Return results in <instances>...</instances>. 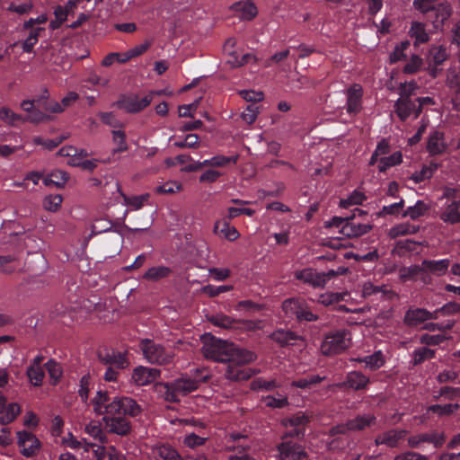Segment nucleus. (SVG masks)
Listing matches in <instances>:
<instances>
[{
  "instance_id": "f257e3e1",
  "label": "nucleus",
  "mask_w": 460,
  "mask_h": 460,
  "mask_svg": "<svg viewBox=\"0 0 460 460\" xmlns=\"http://www.w3.org/2000/svg\"><path fill=\"white\" fill-rule=\"evenodd\" d=\"M201 341V351L206 358L217 362L229 361L232 342L217 339L209 333L204 334Z\"/></svg>"
},
{
  "instance_id": "f03ea898",
  "label": "nucleus",
  "mask_w": 460,
  "mask_h": 460,
  "mask_svg": "<svg viewBox=\"0 0 460 460\" xmlns=\"http://www.w3.org/2000/svg\"><path fill=\"white\" fill-rule=\"evenodd\" d=\"M351 345V336L348 330L341 329L331 332L324 336L321 344V352L324 356L342 353Z\"/></svg>"
},
{
  "instance_id": "7ed1b4c3",
  "label": "nucleus",
  "mask_w": 460,
  "mask_h": 460,
  "mask_svg": "<svg viewBox=\"0 0 460 460\" xmlns=\"http://www.w3.org/2000/svg\"><path fill=\"white\" fill-rule=\"evenodd\" d=\"M164 389V399L170 402H177L181 396H186L199 387V382L190 377H181L172 383H157Z\"/></svg>"
},
{
  "instance_id": "20e7f679",
  "label": "nucleus",
  "mask_w": 460,
  "mask_h": 460,
  "mask_svg": "<svg viewBox=\"0 0 460 460\" xmlns=\"http://www.w3.org/2000/svg\"><path fill=\"white\" fill-rule=\"evenodd\" d=\"M140 349L144 358L151 364L167 365L172 362L174 353L166 349L162 344L155 343L149 339L140 341Z\"/></svg>"
},
{
  "instance_id": "39448f33",
  "label": "nucleus",
  "mask_w": 460,
  "mask_h": 460,
  "mask_svg": "<svg viewBox=\"0 0 460 460\" xmlns=\"http://www.w3.org/2000/svg\"><path fill=\"white\" fill-rule=\"evenodd\" d=\"M155 94H160V92H150L143 97L137 94L124 95L116 105L128 113H137L151 104Z\"/></svg>"
},
{
  "instance_id": "423d86ee",
  "label": "nucleus",
  "mask_w": 460,
  "mask_h": 460,
  "mask_svg": "<svg viewBox=\"0 0 460 460\" xmlns=\"http://www.w3.org/2000/svg\"><path fill=\"white\" fill-rule=\"evenodd\" d=\"M17 439L22 456L31 457L40 452V442L32 433L25 430L19 431L17 433Z\"/></svg>"
},
{
  "instance_id": "0eeeda50",
  "label": "nucleus",
  "mask_w": 460,
  "mask_h": 460,
  "mask_svg": "<svg viewBox=\"0 0 460 460\" xmlns=\"http://www.w3.org/2000/svg\"><path fill=\"white\" fill-rule=\"evenodd\" d=\"M408 431L402 429H390L378 434L374 440L376 447L385 446L390 448H396L405 438Z\"/></svg>"
},
{
  "instance_id": "6e6552de",
  "label": "nucleus",
  "mask_w": 460,
  "mask_h": 460,
  "mask_svg": "<svg viewBox=\"0 0 460 460\" xmlns=\"http://www.w3.org/2000/svg\"><path fill=\"white\" fill-rule=\"evenodd\" d=\"M395 112L402 121L411 116L418 118L420 114V106H418L416 100H411L409 95H403L397 100L394 105Z\"/></svg>"
},
{
  "instance_id": "1a4fd4ad",
  "label": "nucleus",
  "mask_w": 460,
  "mask_h": 460,
  "mask_svg": "<svg viewBox=\"0 0 460 460\" xmlns=\"http://www.w3.org/2000/svg\"><path fill=\"white\" fill-rule=\"evenodd\" d=\"M161 376L157 368L138 366L132 371L131 381L137 386H145L152 384Z\"/></svg>"
},
{
  "instance_id": "9d476101",
  "label": "nucleus",
  "mask_w": 460,
  "mask_h": 460,
  "mask_svg": "<svg viewBox=\"0 0 460 460\" xmlns=\"http://www.w3.org/2000/svg\"><path fill=\"white\" fill-rule=\"evenodd\" d=\"M115 415H128L136 417L140 414L142 409L137 402L129 397H115V403L111 408Z\"/></svg>"
},
{
  "instance_id": "9b49d317",
  "label": "nucleus",
  "mask_w": 460,
  "mask_h": 460,
  "mask_svg": "<svg viewBox=\"0 0 460 460\" xmlns=\"http://www.w3.org/2000/svg\"><path fill=\"white\" fill-rule=\"evenodd\" d=\"M279 460H304L307 457L302 446L291 441H283L278 447Z\"/></svg>"
},
{
  "instance_id": "f8f14e48",
  "label": "nucleus",
  "mask_w": 460,
  "mask_h": 460,
  "mask_svg": "<svg viewBox=\"0 0 460 460\" xmlns=\"http://www.w3.org/2000/svg\"><path fill=\"white\" fill-rule=\"evenodd\" d=\"M102 420L110 433L127 436L131 431L130 422L121 415L103 416Z\"/></svg>"
},
{
  "instance_id": "ddd939ff",
  "label": "nucleus",
  "mask_w": 460,
  "mask_h": 460,
  "mask_svg": "<svg viewBox=\"0 0 460 460\" xmlns=\"http://www.w3.org/2000/svg\"><path fill=\"white\" fill-rule=\"evenodd\" d=\"M115 403V398L111 401L110 396L106 391H98L92 400L93 411L98 415L113 416L115 412L111 411V408Z\"/></svg>"
},
{
  "instance_id": "4468645a",
  "label": "nucleus",
  "mask_w": 460,
  "mask_h": 460,
  "mask_svg": "<svg viewBox=\"0 0 460 460\" xmlns=\"http://www.w3.org/2000/svg\"><path fill=\"white\" fill-rule=\"evenodd\" d=\"M228 365L225 373L226 379L234 382L244 381L251 378L259 371L251 367H241L240 364L226 362Z\"/></svg>"
},
{
  "instance_id": "2eb2a0df",
  "label": "nucleus",
  "mask_w": 460,
  "mask_h": 460,
  "mask_svg": "<svg viewBox=\"0 0 460 460\" xmlns=\"http://www.w3.org/2000/svg\"><path fill=\"white\" fill-rule=\"evenodd\" d=\"M363 88L359 84H351L347 90V111L358 113L362 109Z\"/></svg>"
},
{
  "instance_id": "dca6fc26",
  "label": "nucleus",
  "mask_w": 460,
  "mask_h": 460,
  "mask_svg": "<svg viewBox=\"0 0 460 460\" xmlns=\"http://www.w3.org/2000/svg\"><path fill=\"white\" fill-rule=\"evenodd\" d=\"M355 217H346L345 224L341 226V228L339 230V233L347 238H354L358 237L364 234H367L372 229V225L369 224H360L352 222L351 219Z\"/></svg>"
},
{
  "instance_id": "f3484780",
  "label": "nucleus",
  "mask_w": 460,
  "mask_h": 460,
  "mask_svg": "<svg viewBox=\"0 0 460 460\" xmlns=\"http://www.w3.org/2000/svg\"><path fill=\"white\" fill-rule=\"evenodd\" d=\"M436 319V314L424 308H411L404 315L403 323L410 327L417 326L428 320Z\"/></svg>"
},
{
  "instance_id": "a211bd4d",
  "label": "nucleus",
  "mask_w": 460,
  "mask_h": 460,
  "mask_svg": "<svg viewBox=\"0 0 460 460\" xmlns=\"http://www.w3.org/2000/svg\"><path fill=\"white\" fill-rule=\"evenodd\" d=\"M269 337L282 348L296 345L297 341H303V338L296 332L286 329H278L271 332Z\"/></svg>"
},
{
  "instance_id": "6ab92c4d",
  "label": "nucleus",
  "mask_w": 460,
  "mask_h": 460,
  "mask_svg": "<svg viewBox=\"0 0 460 460\" xmlns=\"http://www.w3.org/2000/svg\"><path fill=\"white\" fill-rule=\"evenodd\" d=\"M229 9L241 20L250 21L258 14V8L253 2H234Z\"/></svg>"
},
{
  "instance_id": "aec40b11",
  "label": "nucleus",
  "mask_w": 460,
  "mask_h": 460,
  "mask_svg": "<svg viewBox=\"0 0 460 460\" xmlns=\"http://www.w3.org/2000/svg\"><path fill=\"white\" fill-rule=\"evenodd\" d=\"M295 278L313 288H324V276L312 268L304 269L295 272Z\"/></svg>"
},
{
  "instance_id": "412c9836",
  "label": "nucleus",
  "mask_w": 460,
  "mask_h": 460,
  "mask_svg": "<svg viewBox=\"0 0 460 460\" xmlns=\"http://www.w3.org/2000/svg\"><path fill=\"white\" fill-rule=\"evenodd\" d=\"M369 378L359 371H352L347 375L346 380L338 384V387H349L353 390H362L367 387Z\"/></svg>"
},
{
  "instance_id": "4be33fe9",
  "label": "nucleus",
  "mask_w": 460,
  "mask_h": 460,
  "mask_svg": "<svg viewBox=\"0 0 460 460\" xmlns=\"http://www.w3.org/2000/svg\"><path fill=\"white\" fill-rule=\"evenodd\" d=\"M98 358L102 364L115 366L117 368L120 369H124L129 365L126 355L120 352H99Z\"/></svg>"
},
{
  "instance_id": "5701e85b",
  "label": "nucleus",
  "mask_w": 460,
  "mask_h": 460,
  "mask_svg": "<svg viewBox=\"0 0 460 460\" xmlns=\"http://www.w3.org/2000/svg\"><path fill=\"white\" fill-rule=\"evenodd\" d=\"M21 108L27 113L26 117L23 119L24 121L40 123L49 118L46 113L36 108L35 101L24 100L21 103Z\"/></svg>"
},
{
  "instance_id": "b1692460",
  "label": "nucleus",
  "mask_w": 460,
  "mask_h": 460,
  "mask_svg": "<svg viewBox=\"0 0 460 460\" xmlns=\"http://www.w3.org/2000/svg\"><path fill=\"white\" fill-rule=\"evenodd\" d=\"M421 266L423 272L440 277L447 272L450 261L448 259L439 261L424 260L421 262Z\"/></svg>"
},
{
  "instance_id": "393cba45",
  "label": "nucleus",
  "mask_w": 460,
  "mask_h": 460,
  "mask_svg": "<svg viewBox=\"0 0 460 460\" xmlns=\"http://www.w3.org/2000/svg\"><path fill=\"white\" fill-rule=\"evenodd\" d=\"M257 355L253 351L245 349H240L237 348L234 343L232 344L228 362L244 365L255 361Z\"/></svg>"
},
{
  "instance_id": "a878e982",
  "label": "nucleus",
  "mask_w": 460,
  "mask_h": 460,
  "mask_svg": "<svg viewBox=\"0 0 460 460\" xmlns=\"http://www.w3.org/2000/svg\"><path fill=\"white\" fill-rule=\"evenodd\" d=\"M351 431H363L375 426L377 422L376 417L373 413L357 415L349 420Z\"/></svg>"
},
{
  "instance_id": "bb28decb",
  "label": "nucleus",
  "mask_w": 460,
  "mask_h": 460,
  "mask_svg": "<svg viewBox=\"0 0 460 460\" xmlns=\"http://www.w3.org/2000/svg\"><path fill=\"white\" fill-rule=\"evenodd\" d=\"M424 13L427 14L428 18L433 22H443L451 14V9L447 2L439 3L435 5L433 9H422Z\"/></svg>"
},
{
  "instance_id": "cd10ccee",
  "label": "nucleus",
  "mask_w": 460,
  "mask_h": 460,
  "mask_svg": "<svg viewBox=\"0 0 460 460\" xmlns=\"http://www.w3.org/2000/svg\"><path fill=\"white\" fill-rule=\"evenodd\" d=\"M213 232L220 233L226 239L234 241L239 238L240 234L237 229L229 224L226 218L215 222Z\"/></svg>"
},
{
  "instance_id": "c85d7f7f",
  "label": "nucleus",
  "mask_w": 460,
  "mask_h": 460,
  "mask_svg": "<svg viewBox=\"0 0 460 460\" xmlns=\"http://www.w3.org/2000/svg\"><path fill=\"white\" fill-rule=\"evenodd\" d=\"M117 189L120 197L123 199L124 205L128 206L132 210H138L142 208L150 199L149 193L128 197L121 190L119 184L117 185Z\"/></svg>"
},
{
  "instance_id": "c756f323",
  "label": "nucleus",
  "mask_w": 460,
  "mask_h": 460,
  "mask_svg": "<svg viewBox=\"0 0 460 460\" xmlns=\"http://www.w3.org/2000/svg\"><path fill=\"white\" fill-rule=\"evenodd\" d=\"M447 145L444 139V134L441 132H435L429 136L427 143V150L430 155H436L446 152Z\"/></svg>"
},
{
  "instance_id": "7c9ffc66",
  "label": "nucleus",
  "mask_w": 460,
  "mask_h": 460,
  "mask_svg": "<svg viewBox=\"0 0 460 460\" xmlns=\"http://www.w3.org/2000/svg\"><path fill=\"white\" fill-rule=\"evenodd\" d=\"M236 40L234 38H230L226 40L224 49L228 56L227 64L232 68H237L242 66L241 57L238 51L235 49Z\"/></svg>"
},
{
  "instance_id": "2f4dec72",
  "label": "nucleus",
  "mask_w": 460,
  "mask_h": 460,
  "mask_svg": "<svg viewBox=\"0 0 460 460\" xmlns=\"http://www.w3.org/2000/svg\"><path fill=\"white\" fill-rule=\"evenodd\" d=\"M440 219L445 223L456 224L460 222V201H453L447 206L440 215Z\"/></svg>"
},
{
  "instance_id": "473e14b6",
  "label": "nucleus",
  "mask_w": 460,
  "mask_h": 460,
  "mask_svg": "<svg viewBox=\"0 0 460 460\" xmlns=\"http://www.w3.org/2000/svg\"><path fill=\"white\" fill-rule=\"evenodd\" d=\"M419 230V226L411 225L410 223H401L389 229L388 236L391 239H395L400 236L414 234Z\"/></svg>"
},
{
  "instance_id": "72a5a7b5",
  "label": "nucleus",
  "mask_w": 460,
  "mask_h": 460,
  "mask_svg": "<svg viewBox=\"0 0 460 460\" xmlns=\"http://www.w3.org/2000/svg\"><path fill=\"white\" fill-rule=\"evenodd\" d=\"M84 432L101 444L107 442V437L103 432L102 423L99 420H93L84 428Z\"/></svg>"
},
{
  "instance_id": "f704fd0d",
  "label": "nucleus",
  "mask_w": 460,
  "mask_h": 460,
  "mask_svg": "<svg viewBox=\"0 0 460 460\" xmlns=\"http://www.w3.org/2000/svg\"><path fill=\"white\" fill-rule=\"evenodd\" d=\"M208 321L215 326L230 329V330H237L238 326V319H234L226 314H217L208 318Z\"/></svg>"
},
{
  "instance_id": "c9c22d12",
  "label": "nucleus",
  "mask_w": 460,
  "mask_h": 460,
  "mask_svg": "<svg viewBox=\"0 0 460 460\" xmlns=\"http://www.w3.org/2000/svg\"><path fill=\"white\" fill-rule=\"evenodd\" d=\"M421 243L412 241L411 239L398 241L392 252L399 256H405L409 252H417Z\"/></svg>"
},
{
  "instance_id": "e433bc0d",
  "label": "nucleus",
  "mask_w": 460,
  "mask_h": 460,
  "mask_svg": "<svg viewBox=\"0 0 460 460\" xmlns=\"http://www.w3.org/2000/svg\"><path fill=\"white\" fill-rule=\"evenodd\" d=\"M69 180V175L66 172L56 170L50 172L45 179V185H54L58 188H64Z\"/></svg>"
},
{
  "instance_id": "4c0bfd02",
  "label": "nucleus",
  "mask_w": 460,
  "mask_h": 460,
  "mask_svg": "<svg viewBox=\"0 0 460 460\" xmlns=\"http://www.w3.org/2000/svg\"><path fill=\"white\" fill-rule=\"evenodd\" d=\"M58 154L60 156L69 158L68 160H75L77 162H84V159L89 155L84 149H77L72 146H65L61 147Z\"/></svg>"
},
{
  "instance_id": "58836bf2",
  "label": "nucleus",
  "mask_w": 460,
  "mask_h": 460,
  "mask_svg": "<svg viewBox=\"0 0 460 460\" xmlns=\"http://www.w3.org/2000/svg\"><path fill=\"white\" fill-rule=\"evenodd\" d=\"M172 273V270L166 266H156L148 269L143 278L149 281H158L162 279L167 278Z\"/></svg>"
},
{
  "instance_id": "ea45409f",
  "label": "nucleus",
  "mask_w": 460,
  "mask_h": 460,
  "mask_svg": "<svg viewBox=\"0 0 460 460\" xmlns=\"http://www.w3.org/2000/svg\"><path fill=\"white\" fill-rule=\"evenodd\" d=\"M310 421V417L303 412H298L290 418L282 420L281 423L285 428H302L305 430L306 424Z\"/></svg>"
},
{
  "instance_id": "a19ab883",
  "label": "nucleus",
  "mask_w": 460,
  "mask_h": 460,
  "mask_svg": "<svg viewBox=\"0 0 460 460\" xmlns=\"http://www.w3.org/2000/svg\"><path fill=\"white\" fill-rule=\"evenodd\" d=\"M358 362L365 363L366 367L371 370H376L384 366L385 360L380 350L376 351L374 354L355 359Z\"/></svg>"
},
{
  "instance_id": "79ce46f5",
  "label": "nucleus",
  "mask_w": 460,
  "mask_h": 460,
  "mask_svg": "<svg viewBox=\"0 0 460 460\" xmlns=\"http://www.w3.org/2000/svg\"><path fill=\"white\" fill-rule=\"evenodd\" d=\"M74 6L75 2H68L67 5L64 8L58 6L54 12L56 19L50 22L49 27L52 30L58 29L66 20L68 12L72 10Z\"/></svg>"
},
{
  "instance_id": "37998d69",
  "label": "nucleus",
  "mask_w": 460,
  "mask_h": 460,
  "mask_svg": "<svg viewBox=\"0 0 460 460\" xmlns=\"http://www.w3.org/2000/svg\"><path fill=\"white\" fill-rule=\"evenodd\" d=\"M155 460H180V455L170 446L161 445L154 449Z\"/></svg>"
},
{
  "instance_id": "c03bdc74",
  "label": "nucleus",
  "mask_w": 460,
  "mask_h": 460,
  "mask_svg": "<svg viewBox=\"0 0 460 460\" xmlns=\"http://www.w3.org/2000/svg\"><path fill=\"white\" fill-rule=\"evenodd\" d=\"M20 412L21 408L18 403H9L0 413V422L2 424H9L16 419Z\"/></svg>"
},
{
  "instance_id": "a18cd8bd",
  "label": "nucleus",
  "mask_w": 460,
  "mask_h": 460,
  "mask_svg": "<svg viewBox=\"0 0 460 460\" xmlns=\"http://www.w3.org/2000/svg\"><path fill=\"white\" fill-rule=\"evenodd\" d=\"M438 165L437 164H429V165H424L422 168L415 172L411 174V180H412L415 183H420L425 180L430 179L434 172L437 171Z\"/></svg>"
},
{
  "instance_id": "49530a36",
  "label": "nucleus",
  "mask_w": 460,
  "mask_h": 460,
  "mask_svg": "<svg viewBox=\"0 0 460 460\" xmlns=\"http://www.w3.org/2000/svg\"><path fill=\"white\" fill-rule=\"evenodd\" d=\"M402 161V155L400 151L394 152L389 156L379 159L378 171L385 172L388 168L400 164Z\"/></svg>"
},
{
  "instance_id": "de8ad7c7",
  "label": "nucleus",
  "mask_w": 460,
  "mask_h": 460,
  "mask_svg": "<svg viewBox=\"0 0 460 460\" xmlns=\"http://www.w3.org/2000/svg\"><path fill=\"white\" fill-rule=\"evenodd\" d=\"M409 33L415 40V44L425 43L429 40V35L426 32L425 27L420 22H412Z\"/></svg>"
},
{
  "instance_id": "09e8293b",
  "label": "nucleus",
  "mask_w": 460,
  "mask_h": 460,
  "mask_svg": "<svg viewBox=\"0 0 460 460\" xmlns=\"http://www.w3.org/2000/svg\"><path fill=\"white\" fill-rule=\"evenodd\" d=\"M240 331L255 332L264 328L262 320L260 319H238Z\"/></svg>"
},
{
  "instance_id": "8fccbe9b",
  "label": "nucleus",
  "mask_w": 460,
  "mask_h": 460,
  "mask_svg": "<svg viewBox=\"0 0 460 460\" xmlns=\"http://www.w3.org/2000/svg\"><path fill=\"white\" fill-rule=\"evenodd\" d=\"M447 49L443 46H433L429 52V60L434 65H441L447 58Z\"/></svg>"
},
{
  "instance_id": "3c124183",
  "label": "nucleus",
  "mask_w": 460,
  "mask_h": 460,
  "mask_svg": "<svg viewBox=\"0 0 460 460\" xmlns=\"http://www.w3.org/2000/svg\"><path fill=\"white\" fill-rule=\"evenodd\" d=\"M429 207L421 200L416 202L412 207H409L402 214L403 217H409L411 219H417L423 216Z\"/></svg>"
},
{
  "instance_id": "603ef678",
  "label": "nucleus",
  "mask_w": 460,
  "mask_h": 460,
  "mask_svg": "<svg viewBox=\"0 0 460 460\" xmlns=\"http://www.w3.org/2000/svg\"><path fill=\"white\" fill-rule=\"evenodd\" d=\"M348 296V292H326L324 294L320 295L318 298V302L325 306L331 305L332 304L338 303L340 301L344 300V298Z\"/></svg>"
},
{
  "instance_id": "864d4df0",
  "label": "nucleus",
  "mask_w": 460,
  "mask_h": 460,
  "mask_svg": "<svg viewBox=\"0 0 460 460\" xmlns=\"http://www.w3.org/2000/svg\"><path fill=\"white\" fill-rule=\"evenodd\" d=\"M0 119L4 123L14 126L18 122H24L23 118L7 107L0 108Z\"/></svg>"
},
{
  "instance_id": "5fc2aeb1",
  "label": "nucleus",
  "mask_w": 460,
  "mask_h": 460,
  "mask_svg": "<svg viewBox=\"0 0 460 460\" xmlns=\"http://www.w3.org/2000/svg\"><path fill=\"white\" fill-rule=\"evenodd\" d=\"M112 141L116 146L114 152H125L128 149L125 131L120 129L112 130Z\"/></svg>"
},
{
  "instance_id": "6e6d98bb",
  "label": "nucleus",
  "mask_w": 460,
  "mask_h": 460,
  "mask_svg": "<svg viewBox=\"0 0 460 460\" xmlns=\"http://www.w3.org/2000/svg\"><path fill=\"white\" fill-rule=\"evenodd\" d=\"M412 364L413 366H417L421 364L423 361L427 359L433 358L435 357V350L430 349L429 348L423 347L418 349H415L412 352Z\"/></svg>"
},
{
  "instance_id": "4d7b16f0",
  "label": "nucleus",
  "mask_w": 460,
  "mask_h": 460,
  "mask_svg": "<svg viewBox=\"0 0 460 460\" xmlns=\"http://www.w3.org/2000/svg\"><path fill=\"white\" fill-rule=\"evenodd\" d=\"M63 198L59 194L48 195L43 199V208L49 212H57L60 209Z\"/></svg>"
},
{
  "instance_id": "13d9d810",
  "label": "nucleus",
  "mask_w": 460,
  "mask_h": 460,
  "mask_svg": "<svg viewBox=\"0 0 460 460\" xmlns=\"http://www.w3.org/2000/svg\"><path fill=\"white\" fill-rule=\"evenodd\" d=\"M303 302L296 298L287 299L282 304V309L287 315L297 318Z\"/></svg>"
},
{
  "instance_id": "bf43d9fd",
  "label": "nucleus",
  "mask_w": 460,
  "mask_h": 460,
  "mask_svg": "<svg viewBox=\"0 0 460 460\" xmlns=\"http://www.w3.org/2000/svg\"><path fill=\"white\" fill-rule=\"evenodd\" d=\"M182 190V184L177 181H169L155 188L158 194H174Z\"/></svg>"
},
{
  "instance_id": "052dcab7",
  "label": "nucleus",
  "mask_w": 460,
  "mask_h": 460,
  "mask_svg": "<svg viewBox=\"0 0 460 460\" xmlns=\"http://www.w3.org/2000/svg\"><path fill=\"white\" fill-rule=\"evenodd\" d=\"M366 196L363 192L354 190L347 199H341L340 206L347 208L352 205H360L366 200Z\"/></svg>"
},
{
  "instance_id": "680f3d73",
  "label": "nucleus",
  "mask_w": 460,
  "mask_h": 460,
  "mask_svg": "<svg viewBox=\"0 0 460 460\" xmlns=\"http://www.w3.org/2000/svg\"><path fill=\"white\" fill-rule=\"evenodd\" d=\"M447 86L456 93H460V67L458 70L450 68L447 76Z\"/></svg>"
},
{
  "instance_id": "e2e57ef3",
  "label": "nucleus",
  "mask_w": 460,
  "mask_h": 460,
  "mask_svg": "<svg viewBox=\"0 0 460 460\" xmlns=\"http://www.w3.org/2000/svg\"><path fill=\"white\" fill-rule=\"evenodd\" d=\"M27 375L33 385H41L44 378V372L40 366H31L27 369Z\"/></svg>"
},
{
  "instance_id": "0e129e2a",
  "label": "nucleus",
  "mask_w": 460,
  "mask_h": 460,
  "mask_svg": "<svg viewBox=\"0 0 460 460\" xmlns=\"http://www.w3.org/2000/svg\"><path fill=\"white\" fill-rule=\"evenodd\" d=\"M325 377L324 376H311L309 377H306V378H303V379H299V380H295L291 383V385L294 386V387H297V388H301V389H305V388H308L312 385H317L319 383H321L323 380H324Z\"/></svg>"
},
{
  "instance_id": "69168bd1",
  "label": "nucleus",
  "mask_w": 460,
  "mask_h": 460,
  "mask_svg": "<svg viewBox=\"0 0 460 460\" xmlns=\"http://www.w3.org/2000/svg\"><path fill=\"white\" fill-rule=\"evenodd\" d=\"M238 156H231L226 157L224 155H217L212 157L209 160H205L203 162V165H210V166H217V167H223L230 163L235 164L237 161Z\"/></svg>"
},
{
  "instance_id": "338daca9",
  "label": "nucleus",
  "mask_w": 460,
  "mask_h": 460,
  "mask_svg": "<svg viewBox=\"0 0 460 460\" xmlns=\"http://www.w3.org/2000/svg\"><path fill=\"white\" fill-rule=\"evenodd\" d=\"M199 146V137L197 134H188L182 141L174 143V146L179 148H198Z\"/></svg>"
},
{
  "instance_id": "774afa93",
  "label": "nucleus",
  "mask_w": 460,
  "mask_h": 460,
  "mask_svg": "<svg viewBox=\"0 0 460 460\" xmlns=\"http://www.w3.org/2000/svg\"><path fill=\"white\" fill-rule=\"evenodd\" d=\"M42 28L33 29L30 31L28 37L23 40L22 47L24 52H31L34 45L38 42L39 32Z\"/></svg>"
}]
</instances>
